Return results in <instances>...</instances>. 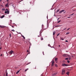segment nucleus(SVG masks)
<instances>
[{
	"mask_svg": "<svg viewBox=\"0 0 76 76\" xmlns=\"http://www.w3.org/2000/svg\"><path fill=\"white\" fill-rule=\"evenodd\" d=\"M57 60H58V58H56L55 59V61L56 62V63H57L58 61H57Z\"/></svg>",
	"mask_w": 76,
	"mask_h": 76,
	"instance_id": "7",
	"label": "nucleus"
},
{
	"mask_svg": "<svg viewBox=\"0 0 76 76\" xmlns=\"http://www.w3.org/2000/svg\"><path fill=\"white\" fill-rule=\"evenodd\" d=\"M8 74L7 73H7L6 74V76H8Z\"/></svg>",
	"mask_w": 76,
	"mask_h": 76,
	"instance_id": "21",
	"label": "nucleus"
},
{
	"mask_svg": "<svg viewBox=\"0 0 76 76\" xmlns=\"http://www.w3.org/2000/svg\"><path fill=\"white\" fill-rule=\"evenodd\" d=\"M10 23H11L12 22V20H10Z\"/></svg>",
	"mask_w": 76,
	"mask_h": 76,
	"instance_id": "43",
	"label": "nucleus"
},
{
	"mask_svg": "<svg viewBox=\"0 0 76 76\" xmlns=\"http://www.w3.org/2000/svg\"><path fill=\"white\" fill-rule=\"evenodd\" d=\"M43 55H44V54L43 53Z\"/></svg>",
	"mask_w": 76,
	"mask_h": 76,
	"instance_id": "54",
	"label": "nucleus"
},
{
	"mask_svg": "<svg viewBox=\"0 0 76 76\" xmlns=\"http://www.w3.org/2000/svg\"><path fill=\"white\" fill-rule=\"evenodd\" d=\"M20 70L16 72V74H18V73H19V71H20Z\"/></svg>",
	"mask_w": 76,
	"mask_h": 76,
	"instance_id": "11",
	"label": "nucleus"
},
{
	"mask_svg": "<svg viewBox=\"0 0 76 76\" xmlns=\"http://www.w3.org/2000/svg\"><path fill=\"white\" fill-rule=\"evenodd\" d=\"M67 63H70V61H69V60L67 61Z\"/></svg>",
	"mask_w": 76,
	"mask_h": 76,
	"instance_id": "27",
	"label": "nucleus"
},
{
	"mask_svg": "<svg viewBox=\"0 0 76 76\" xmlns=\"http://www.w3.org/2000/svg\"><path fill=\"white\" fill-rule=\"evenodd\" d=\"M30 54V53H27V55H28V54Z\"/></svg>",
	"mask_w": 76,
	"mask_h": 76,
	"instance_id": "40",
	"label": "nucleus"
},
{
	"mask_svg": "<svg viewBox=\"0 0 76 76\" xmlns=\"http://www.w3.org/2000/svg\"><path fill=\"white\" fill-rule=\"evenodd\" d=\"M60 19V18H58V19Z\"/></svg>",
	"mask_w": 76,
	"mask_h": 76,
	"instance_id": "49",
	"label": "nucleus"
},
{
	"mask_svg": "<svg viewBox=\"0 0 76 76\" xmlns=\"http://www.w3.org/2000/svg\"><path fill=\"white\" fill-rule=\"evenodd\" d=\"M65 60H69V58H65Z\"/></svg>",
	"mask_w": 76,
	"mask_h": 76,
	"instance_id": "24",
	"label": "nucleus"
},
{
	"mask_svg": "<svg viewBox=\"0 0 76 76\" xmlns=\"http://www.w3.org/2000/svg\"><path fill=\"white\" fill-rule=\"evenodd\" d=\"M61 11L62 12H64V10H62V11Z\"/></svg>",
	"mask_w": 76,
	"mask_h": 76,
	"instance_id": "31",
	"label": "nucleus"
},
{
	"mask_svg": "<svg viewBox=\"0 0 76 76\" xmlns=\"http://www.w3.org/2000/svg\"><path fill=\"white\" fill-rule=\"evenodd\" d=\"M67 18H70V17H67Z\"/></svg>",
	"mask_w": 76,
	"mask_h": 76,
	"instance_id": "42",
	"label": "nucleus"
},
{
	"mask_svg": "<svg viewBox=\"0 0 76 76\" xmlns=\"http://www.w3.org/2000/svg\"><path fill=\"white\" fill-rule=\"evenodd\" d=\"M74 15V13L72 14V15H70L69 16H72V15Z\"/></svg>",
	"mask_w": 76,
	"mask_h": 76,
	"instance_id": "32",
	"label": "nucleus"
},
{
	"mask_svg": "<svg viewBox=\"0 0 76 76\" xmlns=\"http://www.w3.org/2000/svg\"><path fill=\"white\" fill-rule=\"evenodd\" d=\"M55 66L56 67H58V65H57V64H55Z\"/></svg>",
	"mask_w": 76,
	"mask_h": 76,
	"instance_id": "22",
	"label": "nucleus"
},
{
	"mask_svg": "<svg viewBox=\"0 0 76 76\" xmlns=\"http://www.w3.org/2000/svg\"><path fill=\"white\" fill-rule=\"evenodd\" d=\"M56 31H54V32L53 33V35H54L55 34H56Z\"/></svg>",
	"mask_w": 76,
	"mask_h": 76,
	"instance_id": "10",
	"label": "nucleus"
},
{
	"mask_svg": "<svg viewBox=\"0 0 76 76\" xmlns=\"http://www.w3.org/2000/svg\"><path fill=\"white\" fill-rule=\"evenodd\" d=\"M69 73H70V72H67L66 73V74H67V75L68 76H69Z\"/></svg>",
	"mask_w": 76,
	"mask_h": 76,
	"instance_id": "9",
	"label": "nucleus"
},
{
	"mask_svg": "<svg viewBox=\"0 0 76 76\" xmlns=\"http://www.w3.org/2000/svg\"><path fill=\"white\" fill-rule=\"evenodd\" d=\"M4 15H3L1 17V19H2V18H4Z\"/></svg>",
	"mask_w": 76,
	"mask_h": 76,
	"instance_id": "12",
	"label": "nucleus"
},
{
	"mask_svg": "<svg viewBox=\"0 0 76 76\" xmlns=\"http://www.w3.org/2000/svg\"><path fill=\"white\" fill-rule=\"evenodd\" d=\"M57 74V73H55L52 75V76H55Z\"/></svg>",
	"mask_w": 76,
	"mask_h": 76,
	"instance_id": "8",
	"label": "nucleus"
},
{
	"mask_svg": "<svg viewBox=\"0 0 76 76\" xmlns=\"http://www.w3.org/2000/svg\"><path fill=\"white\" fill-rule=\"evenodd\" d=\"M62 66H63V67H66V66H68V65L67 64H62Z\"/></svg>",
	"mask_w": 76,
	"mask_h": 76,
	"instance_id": "3",
	"label": "nucleus"
},
{
	"mask_svg": "<svg viewBox=\"0 0 76 76\" xmlns=\"http://www.w3.org/2000/svg\"><path fill=\"white\" fill-rule=\"evenodd\" d=\"M69 60H70V59H71V58H70V57H69Z\"/></svg>",
	"mask_w": 76,
	"mask_h": 76,
	"instance_id": "33",
	"label": "nucleus"
},
{
	"mask_svg": "<svg viewBox=\"0 0 76 76\" xmlns=\"http://www.w3.org/2000/svg\"><path fill=\"white\" fill-rule=\"evenodd\" d=\"M30 63H31V62H29V63H28V64H26V65H28V64H30Z\"/></svg>",
	"mask_w": 76,
	"mask_h": 76,
	"instance_id": "28",
	"label": "nucleus"
},
{
	"mask_svg": "<svg viewBox=\"0 0 76 76\" xmlns=\"http://www.w3.org/2000/svg\"><path fill=\"white\" fill-rule=\"evenodd\" d=\"M70 34V32H69L68 33H67L66 34V35H68V34Z\"/></svg>",
	"mask_w": 76,
	"mask_h": 76,
	"instance_id": "19",
	"label": "nucleus"
},
{
	"mask_svg": "<svg viewBox=\"0 0 76 76\" xmlns=\"http://www.w3.org/2000/svg\"><path fill=\"white\" fill-rule=\"evenodd\" d=\"M1 47L0 48V50H1Z\"/></svg>",
	"mask_w": 76,
	"mask_h": 76,
	"instance_id": "48",
	"label": "nucleus"
},
{
	"mask_svg": "<svg viewBox=\"0 0 76 76\" xmlns=\"http://www.w3.org/2000/svg\"><path fill=\"white\" fill-rule=\"evenodd\" d=\"M56 27H57L58 26H56Z\"/></svg>",
	"mask_w": 76,
	"mask_h": 76,
	"instance_id": "34",
	"label": "nucleus"
},
{
	"mask_svg": "<svg viewBox=\"0 0 76 76\" xmlns=\"http://www.w3.org/2000/svg\"><path fill=\"white\" fill-rule=\"evenodd\" d=\"M10 37L11 38V34L10 33Z\"/></svg>",
	"mask_w": 76,
	"mask_h": 76,
	"instance_id": "29",
	"label": "nucleus"
},
{
	"mask_svg": "<svg viewBox=\"0 0 76 76\" xmlns=\"http://www.w3.org/2000/svg\"><path fill=\"white\" fill-rule=\"evenodd\" d=\"M53 29H54V28H53Z\"/></svg>",
	"mask_w": 76,
	"mask_h": 76,
	"instance_id": "55",
	"label": "nucleus"
},
{
	"mask_svg": "<svg viewBox=\"0 0 76 76\" xmlns=\"http://www.w3.org/2000/svg\"><path fill=\"white\" fill-rule=\"evenodd\" d=\"M65 73V70L64 69H62V75H64Z\"/></svg>",
	"mask_w": 76,
	"mask_h": 76,
	"instance_id": "2",
	"label": "nucleus"
},
{
	"mask_svg": "<svg viewBox=\"0 0 76 76\" xmlns=\"http://www.w3.org/2000/svg\"><path fill=\"white\" fill-rule=\"evenodd\" d=\"M7 1H9V0H7Z\"/></svg>",
	"mask_w": 76,
	"mask_h": 76,
	"instance_id": "51",
	"label": "nucleus"
},
{
	"mask_svg": "<svg viewBox=\"0 0 76 76\" xmlns=\"http://www.w3.org/2000/svg\"><path fill=\"white\" fill-rule=\"evenodd\" d=\"M42 32V30H40V34H41Z\"/></svg>",
	"mask_w": 76,
	"mask_h": 76,
	"instance_id": "14",
	"label": "nucleus"
},
{
	"mask_svg": "<svg viewBox=\"0 0 76 76\" xmlns=\"http://www.w3.org/2000/svg\"><path fill=\"white\" fill-rule=\"evenodd\" d=\"M6 10L7 11H5V13H7V14H9V11H8V9H6Z\"/></svg>",
	"mask_w": 76,
	"mask_h": 76,
	"instance_id": "6",
	"label": "nucleus"
},
{
	"mask_svg": "<svg viewBox=\"0 0 76 76\" xmlns=\"http://www.w3.org/2000/svg\"><path fill=\"white\" fill-rule=\"evenodd\" d=\"M34 69H36V66H35V67H34Z\"/></svg>",
	"mask_w": 76,
	"mask_h": 76,
	"instance_id": "50",
	"label": "nucleus"
},
{
	"mask_svg": "<svg viewBox=\"0 0 76 76\" xmlns=\"http://www.w3.org/2000/svg\"><path fill=\"white\" fill-rule=\"evenodd\" d=\"M60 35V34H58L57 35V36H58V35Z\"/></svg>",
	"mask_w": 76,
	"mask_h": 76,
	"instance_id": "37",
	"label": "nucleus"
},
{
	"mask_svg": "<svg viewBox=\"0 0 76 76\" xmlns=\"http://www.w3.org/2000/svg\"><path fill=\"white\" fill-rule=\"evenodd\" d=\"M61 40H64V38H61Z\"/></svg>",
	"mask_w": 76,
	"mask_h": 76,
	"instance_id": "20",
	"label": "nucleus"
},
{
	"mask_svg": "<svg viewBox=\"0 0 76 76\" xmlns=\"http://www.w3.org/2000/svg\"><path fill=\"white\" fill-rule=\"evenodd\" d=\"M27 53H28V52H29V50H28L27 51Z\"/></svg>",
	"mask_w": 76,
	"mask_h": 76,
	"instance_id": "38",
	"label": "nucleus"
},
{
	"mask_svg": "<svg viewBox=\"0 0 76 76\" xmlns=\"http://www.w3.org/2000/svg\"><path fill=\"white\" fill-rule=\"evenodd\" d=\"M5 10V9H2V10Z\"/></svg>",
	"mask_w": 76,
	"mask_h": 76,
	"instance_id": "35",
	"label": "nucleus"
},
{
	"mask_svg": "<svg viewBox=\"0 0 76 76\" xmlns=\"http://www.w3.org/2000/svg\"><path fill=\"white\" fill-rule=\"evenodd\" d=\"M3 56V55L2 54H1L0 56Z\"/></svg>",
	"mask_w": 76,
	"mask_h": 76,
	"instance_id": "41",
	"label": "nucleus"
},
{
	"mask_svg": "<svg viewBox=\"0 0 76 76\" xmlns=\"http://www.w3.org/2000/svg\"><path fill=\"white\" fill-rule=\"evenodd\" d=\"M8 3L5 6V7H8Z\"/></svg>",
	"mask_w": 76,
	"mask_h": 76,
	"instance_id": "13",
	"label": "nucleus"
},
{
	"mask_svg": "<svg viewBox=\"0 0 76 76\" xmlns=\"http://www.w3.org/2000/svg\"><path fill=\"white\" fill-rule=\"evenodd\" d=\"M65 42H68V41H67V40H66Z\"/></svg>",
	"mask_w": 76,
	"mask_h": 76,
	"instance_id": "46",
	"label": "nucleus"
},
{
	"mask_svg": "<svg viewBox=\"0 0 76 76\" xmlns=\"http://www.w3.org/2000/svg\"><path fill=\"white\" fill-rule=\"evenodd\" d=\"M59 10H60L59 9L57 10V11H56V13H57V12H59Z\"/></svg>",
	"mask_w": 76,
	"mask_h": 76,
	"instance_id": "18",
	"label": "nucleus"
},
{
	"mask_svg": "<svg viewBox=\"0 0 76 76\" xmlns=\"http://www.w3.org/2000/svg\"><path fill=\"white\" fill-rule=\"evenodd\" d=\"M61 13H62V11H60L59 12V13H60V14Z\"/></svg>",
	"mask_w": 76,
	"mask_h": 76,
	"instance_id": "25",
	"label": "nucleus"
},
{
	"mask_svg": "<svg viewBox=\"0 0 76 76\" xmlns=\"http://www.w3.org/2000/svg\"><path fill=\"white\" fill-rule=\"evenodd\" d=\"M21 36L22 37H23L24 39H25V37H24V36H23L22 34H21Z\"/></svg>",
	"mask_w": 76,
	"mask_h": 76,
	"instance_id": "15",
	"label": "nucleus"
},
{
	"mask_svg": "<svg viewBox=\"0 0 76 76\" xmlns=\"http://www.w3.org/2000/svg\"><path fill=\"white\" fill-rule=\"evenodd\" d=\"M4 76H5V74H4Z\"/></svg>",
	"mask_w": 76,
	"mask_h": 76,
	"instance_id": "47",
	"label": "nucleus"
},
{
	"mask_svg": "<svg viewBox=\"0 0 76 76\" xmlns=\"http://www.w3.org/2000/svg\"><path fill=\"white\" fill-rule=\"evenodd\" d=\"M12 28H15V27H14V26H12Z\"/></svg>",
	"mask_w": 76,
	"mask_h": 76,
	"instance_id": "36",
	"label": "nucleus"
},
{
	"mask_svg": "<svg viewBox=\"0 0 76 76\" xmlns=\"http://www.w3.org/2000/svg\"><path fill=\"white\" fill-rule=\"evenodd\" d=\"M63 57H69V55L67 54H64L63 55Z\"/></svg>",
	"mask_w": 76,
	"mask_h": 76,
	"instance_id": "4",
	"label": "nucleus"
},
{
	"mask_svg": "<svg viewBox=\"0 0 76 76\" xmlns=\"http://www.w3.org/2000/svg\"><path fill=\"white\" fill-rule=\"evenodd\" d=\"M2 0H0V1H1Z\"/></svg>",
	"mask_w": 76,
	"mask_h": 76,
	"instance_id": "53",
	"label": "nucleus"
},
{
	"mask_svg": "<svg viewBox=\"0 0 76 76\" xmlns=\"http://www.w3.org/2000/svg\"><path fill=\"white\" fill-rule=\"evenodd\" d=\"M60 22H61V20L58 21L57 23H60Z\"/></svg>",
	"mask_w": 76,
	"mask_h": 76,
	"instance_id": "23",
	"label": "nucleus"
},
{
	"mask_svg": "<svg viewBox=\"0 0 76 76\" xmlns=\"http://www.w3.org/2000/svg\"><path fill=\"white\" fill-rule=\"evenodd\" d=\"M41 40H43L44 39H43V37H41Z\"/></svg>",
	"mask_w": 76,
	"mask_h": 76,
	"instance_id": "17",
	"label": "nucleus"
},
{
	"mask_svg": "<svg viewBox=\"0 0 76 76\" xmlns=\"http://www.w3.org/2000/svg\"><path fill=\"white\" fill-rule=\"evenodd\" d=\"M28 68L26 69L25 71V72H26V71H27L28 70Z\"/></svg>",
	"mask_w": 76,
	"mask_h": 76,
	"instance_id": "26",
	"label": "nucleus"
},
{
	"mask_svg": "<svg viewBox=\"0 0 76 76\" xmlns=\"http://www.w3.org/2000/svg\"><path fill=\"white\" fill-rule=\"evenodd\" d=\"M11 31H13V32H15V31L13 30H13H12Z\"/></svg>",
	"mask_w": 76,
	"mask_h": 76,
	"instance_id": "30",
	"label": "nucleus"
},
{
	"mask_svg": "<svg viewBox=\"0 0 76 76\" xmlns=\"http://www.w3.org/2000/svg\"><path fill=\"white\" fill-rule=\"evenodd\" d=\"M29 48H30V47H29Z\"/></svg>",
	"mask_w": 76,
	"mask_h": 76,
	"instance_id": "56",
	"label": "nucleus"
},
{
	"mask_svg": "<svg viewBox=\"0 0 76 76\" xmlns=\"http://www.w3.org/2000/svg\"><path fill=\"white\" fill-rule=\"evenodd\" d=\"M41 34H39V35L38 36V37H41Z\"/></svg>",
	"mask_w": 76,
	"mask_h": 76,
	"instance_id": "16",
	"label": "nucleus"
},
{
	"mask_svg": "<svg viewBox=\"0 0 76 76\" xmlns=\"http://www.w3.org/2000/svg\"><path fill=\"white\" fill-rule=\"evenodd\" d=\"M69 29H70V28H69L68 29H67V31H68V30H69Z\"/></svg>",
	"mask_w": 76,
	"mask_h": 76,
	"instance_id": "39",
	"label": "nucleus"
},
{
	"mask_svg": "<svg viewBox=\"0 0 76 76\" xmlns=\"http://www.w3.org/2000/svg\"><path fill=\"white\" fill-rule=\"evenodd\" d=\"M55 62L54 61V60H53L52 61L51 66H54Z\"/></svg>",
	"mask_w": 76,
	"mask_h": 76,
	"instance_id": "5",
	"label": "nucleus"
},
{
	"mask_svg": "<svg viewBox=\"0 0 76 76\" xmlns=\"http://www.w3.org/2000/svg\"><path fill=\"white\" fill-rule=\"evenodd\" d=\"M66 28H65V29H64V30H66Z\"/></svg>",
	"mask_w": 76,
	"mask_h": 76,
	"instance_id": "44",
	"label": "nucleus"
},
{
	"mask_svg": "<svg viewBox=\"0 0 76 76\" xmlns=\"http://www.w3.org/2000/svg\"><path fill=\"white\" fill-rule=\"evenodd\" d=\"M41 76H43V74H42Z\"/></svg>",
	"mask_w": 76,
	"mask_h": 76,
	"instance_id": "45",
	"label": "nucleus"
},
{
	"mask_svg": "<svg viewBox=\"0 0 76 76\" xmlns=\"http://www.w3.org/2000/svg\"><path fill=\"white\" fill-rule=\"evenodd\" d=\"M9 54H10V56H11L13 53V51L12 50H11V51H10L9 52H8Z\"/></svg>",
	"mask_w": 76,
	"mask_h": 76,
	"instance_id": "1",
	"label": "nucleus"
},
{
	"mask_svg": "<svg viewBox=\"0 0 76 76\" xmlns=\"http://www.w3.org/2000/svg\"><path fill=\"white\" fill-rule=\"evenodd\" d=\"M59 47H60V45H59Z\"/></svg>",
	"mask_w": 76,
	"mask_h": 76,
	"instance_id": "52",
	"label": "nucleus"
}]
</instances>
